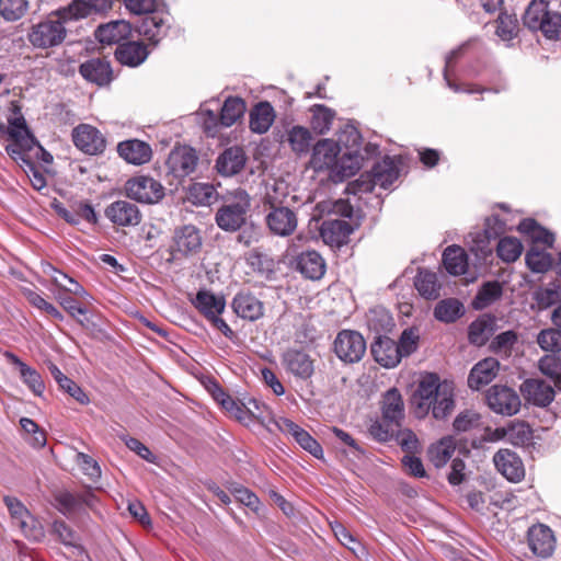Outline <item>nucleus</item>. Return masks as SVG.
<instances>
[{
    "instance_id": "11",
    "label": "nucleus",
    "mask_w": 561,
    "mask_h": 561,
    "mask_svg": "<svg viewBox=\"0 0 561 561\" xmlns=\"http://www.w3.org/2000/svg\"><path fill=\"white\" fill-rule=\"evenodd\" d=\"M197 161L198 157L193 148L179 146L170 152L167 165L170 173L182 179L194 172Z\"/></svg>"
},
{
    "instance_id": "54",
    "label": "nucleus",
    "mask_w": 561,
    "mask_h": 561,
    "mask_svg": "<svg viewBox=\"0 0 561 561\" xmlns=\"http://www.w3.org/2000/svg\"><path fill=\"white\" fill-rule=\"evenodd\" d=\"M126 9L136 15H152L163 11L162 0H124Z\"/></svg>"
},
{
    "instance_id": "12",
    "label": "nucleus",
    "mask_w": 561,
    "mask_h": 561,
    "mask_svg": "<svg viewBox=\"0 0 561 561\" xmlns=\"http://www.w3.org/2000/svg\"><path fill=\"white\" fill-rule=\"evenodd\" d=\"M106 218L119 227H135L141 221L138 206L128 201H116L105 208Z\"/></svg>"
},
{
    "instance_id": "60",
    "label": "nucleus",
    "mask_w": 561,
    "mask_h": 561,
    "mask_svg": "<svg viewBox=\"0 0 561 561\" xmlns=\"http://www.w3.org/2000/svg\"><path fill=\"white\" fill-rule=\"evenodd\" d=\"M3 501L14 523L19 527H25L26 522L31 520V514L23 503L12 496H4Z\"/></svg>"
},
{
    "instance_id": "27",
    "label": "nucleus",
    "mask_w": 561,
    "mask_h": 561,
    "mask_svg": "<svg viewBox=\"0 0 561 561\" xmlns=\"http://www.w3.org/2000/svg\"><path fill=\"white\" fill-rule=\"evenodd\" d=\"M245 161L247 158L242 148L230 147L218 157L216 169L221 175L231 176L244 168Z\"/></svg>"
},
{
    "instance_id": "51",
    "label": "nucleus",
    "mask_w": 561,
    "mask_h": 561,
    "mask_svg": "<svg viewBox=\"0 0 561 561\" xmlns=\"http://www.w3.org/2000/svg\"><path fill=\"white\" fill-rule=\"evenodd\" d=\"M460 53H461V48H458V49H455V50L450 51L446 56V64H445V70H444V79H445L448 88L451 89L456 93L466 92V93L472 94V93H476V92L480 93V92L486 91L485 89H481V88L473 87V85H470V84H466V85L461 87V85L455 83L450 79V71H451V69L454 67L455 60L457 59V57L459 56Z\"/></svg>"
},
{
    "instance_id": "3",
    "label": "nucleus",
    "mask_w": 561,
    "mask_h": 561,
    "mask_svg": "<svg viewBox=\"0 0 561 561\" xmlns=\"http://www.w3.org/2000/svg\"><path fill=\"white\" fill-rule=\"evenodd\" d=\"M251 198L247 191L237 188L222 197V205L217 209L215 221L227 232L239 230L248 219Z\"/></svg>"
},
{
    "instance_id": "61",
    "label": "nucleus",
    "mask_w": 561,
    "mask_h": 561,
    "mask_svg": "<svg viewBox=\"0 0 561 561\" xmlns=\"http://www.w3.org/2000/svg\"><path fill=\"white\" fill-rule=\"evenodd\" d=\"M535 299L540 308H549L561 299V287L552 283L545 288H539L535 294Z\"/></svg>"
},
{
    "instance_id": "39",
    "label": "nucleus",
    "mask_w": 561,
    "mask_h": 561,
    "mask_svg": "<svg viewBox=\"0 0 561 561\" xmlns=\"http://www.w3.org/2000/svg\"><path fill=\"white\" fill-rule=\"evenodd\" d=\"M456 449L455 440L451 437H444L428 448V459L436 467H444L451 458Z\"/></svg>"
},
{
    "instance_id": "42",
    "label": "nucleus",
    "mask_w": 561,
    "mask_h": 561,
    "mask_svg": "<svg viewBox=\"0 0 561 561\" xmlns=\"http://www.w3.org/2000/svg\"><path fill=\"white\" fill-rule=\"evenodd\" d=\"M550 12L548 0H533L524 14V24L533 31H538V27L542 25V20Z\"/></svg>"
},
{
    "instance_id": "57",
    "label": "nucleus",
    "mask_w": 561,
    "mask_h": 561,
    "mask_svg": "<svg viewBox=\"0 0 561 561\" xmlns=\"http://www.w3.org/2000/svg\"><path fill=\"white\" fill-rule=\"evenodd\" d=\"M16 162L21 163V167H23V170L28 176L32 186L36 191H41L46 187V179L44 174L31 161L28 152H22V157H19Z\"/></svg>"
},
{
    "instance_id": "21",
    "label": "nucleus",
    "mask_w": 561,
    "mask_h": 561,
    "mask_svg": "<svg viewBox=\"0 0 561 561\" xmlns=\"http://www.w3.org/2000/svg\"><path fill=\"white\" fill-rule=\"evenodd\" d=\"M500 363L493 357H488L477 363L468 377V386L473 390H479L490 383L497 375Z\"/></svg>"
},
{
    "instance_id": "18",
    "label": "nucleus",
    "mask_w": 561,
    "mask_h": 561,
    "mask_svg": "<svg viewBox=\"0 0 561 561\" xmlns=\"http://www.w3.org/2000/svg\"><path fill=\"white\" fill-rule=\"evenodd\" d=\"M202 248V236L193 225H185L174 231L173 250L181 255L197 253Z\"/></svg>"
},
{
    "instance_id": "55",
    "label": "nucleus",
    "mask_w": 561,
    "mask_h": 561,
    "mask_svg": "<svg viewBox=\"0 0 561 561\" xmlns=\"http://www.w3.org/2000/svg\"><path fill=\"white\" fill-rule=\"evenodd\" d=\"M54 500L56 508L66 516L81 511V502L78 494L68 491H58L55 493Z\"/></svg>"
},
{
    "instance_id": "10",
    "label": "nucleus",
    "mask_w": 561,
    "mask_h": 561,
    "mask_svg": "<svg viewBox=\"0 0 561 561\" xmlns=\"http://www.w3.org/2000/svg\"><path fill=\"white\" fill-rule=\"evenodd\" d=\"M341 153L340 145L332 139L319 140L312 149L310 159L311 168L317 171H330L332 176Z\"/></svg>"
},
{
    "instance_id": "1",
    "label": "nucleus",
    "mask_w": 561,
    "mask_h": 561,
    "mask_svg": "<svg viewBox=\"0 0 561 561\" xmlns=\"http://www.w3.org/2000/svg\"><path fill=\"white\" fill-rule=\"evenodd\" d=\"M91 13L89 2L75 0L69 5L49 13L46 19L34 24L27 33L28 42L36 48H50L60 45L66 36V23L88 16Z\"/></svg>"
},
{
    "instance_id": "2",
    "label": "nucleus",
    "mask_w": 561,
    "mask_h": 561,
    "mask_svg": "<svg viewBox=\"0 0 561 561\" xmlns=\"http://www.w3.org/2000/svg\"><path fill=\"white\" fill-rule=\"evenodd\" d=\"M454 382L440 381L435 374L426 375L419 383L414 394L415 414L425 416L432 411L436 420L445 419L455 408Z\"/></svg>"
},
{
    "instance_id": "35",
    "label": "nucleus",
    "mask_w": 561,
    "mask_h": 561,
    "mask_svg": "<svg viewBox=\"0 0 561 561\" xmlns=\"http://www.w3.org/2000/svg\"><path fill=\"white\" fill-rule=\"evenodd\" d=\"M247 264L253 272L271 279L275 274L276 263L272 256L256 249L250 251L245 257Z\"/></svg>"
},
{
    "instance_id": "40",
    "label": "nucleus",
    "mask_w": 561,
    "mask_h": 561,
    "mask_svg": "<svg viewBox=\"0 0 561 561\" xmlns=\"http://www.w3.org/2000/svg\"><path fill=\"white\" fill-rule=\"evenodd\" d=\"M48 369L51 376L54 377L55 381L64 391H66L69 396H71L81 404L89 403V398L84 393V391L75 381H72L66 375H64L55 364H49Z\"/></svg>"
},
{
    "instance_id": "38",
    "label": "nucleus",
    "mask_w": 561,
    "mask_h": 561,
    "mask_svg": "<svg viewBox=\"0 0 561 561\" xmlns=\"http://www.w3.org/2000/svg\"><path fill=\"white\" fill-rule=\"evenodd\" d=\"M312 136L307 127L296 125L286 130L285 141L298 154L308 152Z\"/></svg>"
},
{
    "instance_id": "6",
    "label": "nucleus",
    "mask_w": 561,
    "mask_h": 561,
    "mask_svg": "<svg viewBox=\"0 0 561 561\" xmlns=\"http://www.w3.org/2000/svg\"><path fill=\"white\" fill-rule=\"evenodd\" d=\"M125 193L136 202L156 204L163 198L164 187L151 176L137 175L125 183Z\"/></svg>"
},
{
    "instance_id": "62",
    "label": "nucleus",
    "mask_w": 561,
    "mask_h": 561,
    "mask_svg": "<svg viewBox=\"0 0 561 561\" xmlns=\"http://www.w3.org/2000/svg\"><path fill=\"white\" fill-rule=\"evenodd\" d=\"M419 333L415 329L410 328L405 329L400 339L399 342H397V347L400 353V358L410 356L412 353H414L417 348L419 343Z\"/></svg>"
},
{
    "instance_id": "13",
    "label": "nucleus",
    "mask_w": 561,
    "mask_h": 561,
    "mask_svg": "<svg viewBox=\"0 0 561 561\" xmlns=\"http://www.w3.org/2000/svg\"><path fill=\"white\" fill-rule=\"evenodd\" d=\"M72 139L76 147L88 154H98L105 149L103 135L88 124L77 126L72 131Z\"/></svg>"
},
{
    "instance_id": "22",
    "label": "nucleus",
    "mask_w": 561,
    "mask_h": 561,
    "mask_svg": "<svg viewBox=\"0 0 561 561\" xmlns=\"http://www.w3.org/2000/svg\"><path fill=\"white\" fill-rule=\"evenodd\" d=\"M117 152L126 162L140 165L151 159V148L145 141L138 139L125 140L118 144Z\"/></svg>"
},
{
    "instance_id": "5",
    "label": "nucleus",
    "mask_w": 561,
    "mask_h": 561,
    "mask_svg": "<svg viewBox=\"0 0 561 561\" xmlns=\"http://www.w3.org/2000/svg\"><path fill=\"white\" fill-rule=\"evenodd\" d=\"M399 170L390 158H385L382 161L377 162L370 173L362 174L358 180L352 183L354 192L368 193L374 190L376 185L382 188H388L398 179Z\"/></svg>"
},
{
    "instance_id": "4",
    "label": "nucleus",
    "mask_w": 561,
    "mask_h": 561,
    "mask_svg": "<svg viewBox=\"0 0 561 561\" xmlns=\"http://www.w3.org/2000/svg\"><path fill=\"white\" fill-rule=\"evenodd\" d=\"M8 123L9 127L4 133H8L13 142L5 147V151L14 161H18L19 157H22V152L32 151L36 145V138L28 129L20 106L14 103L11 106Z\"/></svg>"
},
{
    "instance_id": "30",
    "label": "nucleus",
    "mask_w": 561,
    "mask_h": 561,
    "mask_svg": "<svg viewBox=\"0 0 561 561\" xmlns=\"http://www.w3.org/2000/svg\"><path fill=\"white\" fill-rule=\"evenodd\" d=\"M115 57L122 65L137 67L146 60L148 50L142 43L128 41L117 46Z\"/></svg>"
},
{
    "instance_id": "53",
    "label": "nucleus",
    "mask_w": 561,
    "mask_h": 561,
    "mask_svg": "<svg viewBox=\"0 0 561 561\" xmlns=\"http://www.w3.org/2000/svg\"><path fill=\"white\" fill-rule=\"evenodd\" d=\"M496 251L503 261L515 262L523 252V244L517 238L505 237L499 241Z\"/></svg>"
},
{
    "instance_id": "44",
    "label": "nucleus",
    "mask_w": 561,
    "mask_h": 561,
    "mask_svg": "<svg viewBox=\"0 0 561 561\" xmlns=\"http://www.w3.org/2000/svg\"><path fill=\"white\" fill-rule=\"evenodd\" d=\"M245 112V103L240 98H228L222 107L219 117V124L224 127L232 126Z\"/></svg>"
},
{
    "instance_id": "50",
    "label": "nucleus",
    "mask_w": 561,
    "mask_h": 561,
    "mask_svg": "<svg viewBox=\"0 0 561 561\" xmlns=\"http://www.w3.org/2000/svg\"><path fill=\"white\" fill-rule=\"evenodd\" d=\"M28 10V0H0V16L7 22L21 20Z\"/></svg>"
},
{
    "instance_id": "49",
    "label": "nucleus",
    "mask_w": 561,
    "mask_h": 561,
    "mask_svg": "<svg viewBox=\"0 0 561 561\" xmlns=\"http://www.w3.org/2000/svg\"><path fill=\"white\" fill-rule=\"evenodd\" d=\"M502 296V286L499 282H488L478 291L473 299L476 309H484Z\"/></svg>"
},
{
    "instance_id": "58",
    "label": "nucleus",
    "mask_w": 561,
    "mask_h": 561,
    "mask_svg": "<svg viewBox=\"0 0 561 561\" xmlns=\"http://www.w3.org/2000/svg\"><path fill=\"white\" fill-rule=\"evenodd\" d=\"M496 35L505 42L513 39L518 32V21L514 15L501 13L496 20Z\"/></svg>"
},
{
    "instance_id": "17",
    "label": "nucleus",
    "mask_w": 561,
    "mask_h": 561,
    "mask_svg": "<svg viewBox=\"0 0 561 561\" xmlns=\"http://www.w3.org/2000/svg\"><path fill=\"white\" fill-rule=\"evenodd\" d=\"M496 469L512 482L520 481L525 476L522 459L510 449H501L493 457Z\"/></svg>"
},
{
    "instance_id": "32",
    "label": "nucleus",
    "mask_w": 561,
    "mask_h": 561,
    "mask_svg": "<svg viewBox=\"0 0 561 561\" xmlns=\"http://www.w3.org/2000/svg\"><path fill=\"white\" fill-rule=\"evenodd\" d=\"M297 270L307 278L320 279L325 272V263L318 252L306 251L297 257Z\"/></svg>"
},
{
    "instance_id": "34",
    "label": "nucleus",
    "mask_w": 561,
    "mask_h": 561,
    "mask_svg": "<svg viewBox=\"0 0 561 561\" xmlns=\"http://www.w3.org/2000/svg\"><path fill=\"white\" fill-rule=\"evenodd\" d=\"M363 157L358 150H350L339 157L336 165L334 168L332 178L336 181H343L346 178H351L356 174L360 169Z\"/></svg>"
},
{
    "instance_id": "36",
    "label": "nucleus",
    "mask_w": 561,
    "mask_h": 561,
    "mask_svg": "<svg viewBox=\"0 0 561 561\" xmlns=\"http://www.w3.org/2000/svg\"><path fill=\"white\" fill-rule=\"evenodd\" d=\"M311 113L310 125L316 134H327L334 122L335 112L325 105L314 104L309 108Z\"/></svg>"
},
{
    "instance_id": "63",
    "label": "nucleus",
    "mask_w": 561,
    "mask_h": 561,
    "mask_svg": "<svg viewBox=\"0 0 561 561\" xmlns=\"http://www.w3.org/2000/svg\"><path fill=\"white\" fill-rule=\"evenodd\" d=\"M539 368L542 374L554 380L556 387L561 390V358L554 356H543L539 360Z\"/></svg>"
},
{
    "instance_id": "43",
    "label": "nucleus",
    "mask_w": 561,
    "mask_h": 561,
    "mask_svg": "<svg viewBox=\"0 0 561 561\" xmlns=\"http://www.w3.org/2000/svg\"><path fill=\"white\" fill-rule=\"evenodd\" d=\"M218 197L216 187L210 183H194L188 190V199L196 206H210Z\"/></svg>"
},
{
    "instance_id": "8",
    "label": "nucleus",
    "mask_w": 561,
    "mask_h": 561,
    "mask_svg": "<svg viewBox=\"0 0 561 561\" xmlns=\"http://www.w3.org/2000/svg\"><path fill=\"white\" fill-rule=\"evenodd\" d=\"M489 408L497 414L514 415L520 409L519 396L510 387L495 385L488 390Z\"/></svg>"
},
{
    "instance_id": "48",
    "label": "nucleus",
    "mask_w": 561,
    "mask_h": 561,
    "mask_svg": "<svg viewBox=\"0 0 561 561\" xmlns=\"http://www.w3.org/2000/svg\"><path fill=\"white\" fill-rule=\"evenodd\" d=\"M526 264L535 273H545L552 265V259L545 250L537 244L533 245L526 253Z\"/></svg>"
},
{
    "instance_id": "33",
    "label": "nucleus",
    "mask_w": 561,
    "mask_h": 561,
    "mask_svg": "<svg viewBox=\"0 0 561 561\" xmlns=\"http://www.w3.org/2000/svg\"><path fill=\"white\" fill-rule=\"evenodd\" d=\"M275 119L273 106L264 101L257 103L250 113V128L253 133H266Z\"/></svg>"
},
{
    "instance_id": "24",
    "label": "nucleus",
    "mask_w": 561,
    "mask_h": 561,
    "mask_svg": "<svg viewBox=\"0 0 561 561\" xmlns=\"http://www.w3.org/2000/svg\"><path fill=\"white\" fill-rule=\"evenodd\" d=\"M232 308L237 316L249 321H255L264 313L262 301L251 293H239L236 295Z\"/></svg>"
},
{
    "instance_id": "9",
    "label": "nucleus",
    "mask_w": 561,
    "mask_h": 561,
    "mask_svg": "<svg viewBox=\"0 0 561 561\" xmlns=\"http://www.w3.org/2000/svg\"><path fill=\"white\" fill-rule=\"evenodd\" d=\"M264 213L266 227L272 234L288 237L296 230L298 218L289 206L265 209Z\"/></svg>"
},
{
    "instance_id": "47",
    "label": "nucleus",
    "mask_w": 561,
    "mask_h": 561,
    "mask_svg": "<svg viewBox=\"0 0 561 561\" xmlns=\"http://www.w3.org/2000/svg\"><path fill=\"white\" fill-rule=\"evenodd\" d=\"M415 288L425 298H436L439 294V284L435 273L430 271H420L415 277Z\"/></svg>"
},
{
    "instance_id": "41",
    "label": "nucleus",
    "mask_w": 561,
    "mask_h": 561,
    "mask_svg": "<svg viewBox=\"0 0 561 561\" xmlns=\"http://www.w3.org/2000/svg\"><path fill=\"white\" fill-rule=\"evenodd\" d=\"M463 312V305L456 298L443 299L437 302L434 309L435 318L445 323L455 322Z\"/></svg>"
},
{
    "instance_id": "15",
    "label": "nucleus",
    "mask_w": 561,
    "mask_h": 561,
    "mask_svg": "<svg viewBox=\"0 0 561 561\" xmlns=\"http://www.w3.org/2000/svg\"><path fill=\"white\" fill-rule=\"evenodd\" d=\"M131 25L125 20L111 21L95 30L96 39L103 45H121L131 35Z\"/></svg>"
},
{
    "instance_id": "20",
    "label": "nucleus",
    "mask_w": 561,
    "mask_h": 561,
    "mask_svg": "<svg viewBox=\"0 0 561 561\" xmlns=\"http://www.w3.org/2000/svg\"><path fill=\"white\" fill-rule=\"evenodd\" d=\"M168 28L169 14L163 10L156 14L146 16L141 21L138 32L152 45H157L167 35Z\"/></svg>"
},
{
    "instance_id": "25",
    "label": "nucleus",
    "mask_w": 561,
    "mask_h": 561,
    "mask_svg": "<svg viewBox=\"0 0 561 561\" xmlns=\"http://www.w3.org/2000/svg\"><path fill=\"white\" fill-rule=\"evenodd\" d=\"M192 304L208 321L220 316L226 308L224 296L215 295L209 290H199Z\"/></svg>"
},
{
    "instance_id": "37",
    "label": "nucleus",
    "mask_w": 561,
    "mask_h": 561,
    "mask_svg": "<svg viewBox=\"0 0 561 561\" xmlns=\"http://www.w3.org/2000/svg\"><path fill=\"white\" fill-rule=\"evenodd\" d=\"M443 262L447 272L451 275H462L467 272L468 261L463 249L450 245L443 253Z\"/></svg>"
},
{
    "instance_id": "56",
    "label": "nucleus",
    "mask_w": 561,
    "mask_h": 561,
    "mask_svg": "<svg viewBox=\"0 0 561 561\" xmlns=\"http://www.w3.org/2000/svg\"><path fill=\"white\" fill-rule=\"evenodd\" d=\"M537 343L545 352H561V330L554 328L541 330L537 335Z\"/></svg>"
},
{
    "instance_id": "46",
    "label": "nucleus",
    "mask_w": 561,
    "mask_h": 561,
    "mask_svg": "<svg viewBox=\"0 0 561 561\" xmlns=\"http://www.w3.org/2000/svg\"><path fill=\"white\" fill-rule=\"evenodd\" d=\"M518 230L522 233L528 234L535 243L551 247L554 241L553 234L540 227L534 219L522 220L518 225Z\"/></svg>"
},
{
    "instance_id": "59",
    "label": "nucleus",
    "mask_w": 561,
    "mask_h": 561,
    "mask_svg": "<svg viewBox=\"0 0 561 561\" xmlns=\"http://www.w3.org/2000/svg\"><path fill=\"white\" fill-rule=\"evenodd\" d=\"M314 211L318 213L319 216H323L324 214H336L343 217L352 216V206L343 201H323L316 205Z\"/></svg>"
},
{
    "instance_id": "7",
    "label": "nucleus",
    "mask_w": 561,
    "mask_h": 561,
    "mask_svg": "<svg viewBox=\"0 0 561 561\" xmlns=\"http://www.w3.org/2000/svg\"><path fill=\"white\" fill-rule=\"evenodd\" d=\"M334 352L344 363H357L366 353V341L356 331L343 330L334 341Z\"/></svg>"
},
{
    "instance_id": "16",
    "label": "nucleus",
    "mask_w": 561,
    "mask_h": 561,
    "mask_svg": "<svg viewBox=\"0 0 561 561\" xmlns=\"http://www.w3.org/2000/svg\"><path fill=\"white\" fill-rule=\"evenodd\" d=\"M520 391L528 403L547 407L554 399L553 387L540 379H527L520 386Z\"/></svg>"
},
{
    "instance_id": "52",
    "label": "nucleus",
    "mask_w": 561,
    "mask_h": 561,
    "mask_svg": "<svg viewBox=\"0 0 561 561\" xmlns=\"http://www.w3.org/2000/svg\"><path fill=\"white\" fill-rule=\"evenodd\" d=\"M51 270L54 272L51 278L56 286L89 301L91 298L90 294L77 280L60 271Z\"/></svg>"
},
{
    "instance_id": "26",
    "label": "nucleus",
    "mask_w": 561,
    "mask_h": 561,
    "mask_svg": "<svg viewBox=\"0 0 561 561\" xmlns=\"http://www.w3.org/2000/svg\"><path fill=\"white\" fill-rule=\"evenodd\" d=\"M284 365L288 371L301 379H308L313 374V360L301 351L289 350L284 354Z\"/></svg>"
},
{
    "instance_id": "28",
    "label": "nucleus",
    "mask_w": 561,
    "mask_h": 561,
    "mask_svg": "<svg viewBox=\"0 0 561 561\" xmlns=\"http://www.w3.org/2000/svg\"><path fill=\"white\" fill-rule=\"evenodd\" d=\"M381 412L385 422L400 426L404 416V404L402 396L397 388H391L383 394Z\"/></svg>"
},
{
    "instance_id": "31",
    "label": "nucleus",
    "mask_w": 561,
    "mask_h": 561,
    "mask_svg": "<svg viewBox=\"0 0 561 561\" xmlns=\"http://www.w3.org/2000/svg\"><path fill=\"white\" fill-rule=\"evenodd\" d=\"M289 186L284 180H273L265 187L263 210L288 206Z\"/></svg>"
},
{
    "instance_id": "23",
    "label": "nucleus",
    "mask_w": 561,
    "mask_h": 561,
    "mask_svg": "<svg viewBox=\"0 0 561 561\" xmlns=\"http://www.w3.org/2000/svg\"><path fill=\"white\" fill-rule=\"evenodd\" d=\"M352 232V226L341 219L324 220L320 228V234L323 241L332 247H341L346 243Z\"/></svg>"
},
{
    "instance_id": "45",
    "label": "nucleus",
    "mask_w": 561,
    "mask_h": 561,
    "mask_svg": "<svg viewBox=\"0 0 561 561\" xmlns=\"http://www.w3.org/2000/svg\"><path fill=\"white\" fill-rule=\"evenodd\" d=\"M493 319L480 317L469 325L468 339L470 343L483 345L493 333Z\"/></svg>"
},
{
    "instance_id": "14",
    "label": "nucleus",
    "mask_w": 561,
    "mask_h": 561,
    "mask_svg": "<svg viewBox=\"0 0 561 561\" xmlns=\"http://www.w3.org/2000/svg\"><path fill=\"white\" fill-rule=\"evenodd\" d=\"M528 546L535 556L541 559L549 558L556 548L552 530L543 524L531 526L528 530Z\"/></svg>"
},
{
    "instance_id": "29",
    "label": "nucleus",
    "mask_w": 561,
    "mask_h": 561,
    "mask_svg": "<svg viewBox=\"0 0 561 561\" xmlns=\"http://www.w3.org/2000/svg\"><path fill=\"white\" fill-rule=\"evenodd\" d=\"M80 75L90 82L103 85L111 80L110 64L100 58H92L80 65Z\"/></svg>"
},
{
    "instance_id": "19",
    "label": "nucleus",
    "mask_w": 561,
    "mask_h": 561,
    "mask_svg": "<svg viewBox=\"0 0 561 561\" xmlns=\"http://www.w3.org/2000/svg\"><path fill=\"white\" fill-rule=\"evenodd\" d=\"M374 359L385 368H394L401 362L397 342L388 336H378L370 346Z\"/></svg>"
},
{
    "instance_id": "64",
    "label": "nucleus",
    "mask_w": 561,
    "mask_h": 561,
    "mask_svg": "<svg viewBox=\"0 0 561 561\" xmlns=\"http://www.w3.org/2000/svg\"><path fill=\"white\" fill-rule=\"evenodd\" d=\"M543 35L550 39H557L561 36V13L551 10L542 20V25L538 27Z\"/></svg>"
}]
</instances>
